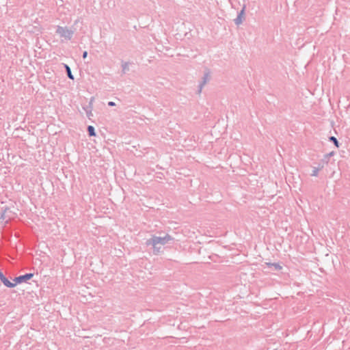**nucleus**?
<instances>
[{
  "instance_id": "f257e3e1",
  "label": "nucleus",
  "mask_w": 350,
  "mask_h": 350,
  "mask_svg": "<svg viewBox=\"0 0 350 350\" xmlns=\"http://www.w3.org/2000/svg\"><path fill=\"white\" fill-rule=\"evenodd\" d=\"M174 238L167 234L164 237L152 236L151 238L146 241V245H152L154 254H159L161 252V246L170 243Z\"/></svg>"
},
{
  "instance_id": "f03ea898",
  "label": "nucleus",
  "mask_w": 350,
  "mask_h": 350,
  "mask_svg": "<svg viewBox=\"0 0 350 350\" xmlns=\"http://www.w3.org/2000/svg\"><path fill=\"white\" fill-rule=\"evenodd\" d=\"M56 33L62 38L66 40H70L74 34V31L66 27L57 26Z\"/></svg>"
},
{
  "instance_id": "7ed1b4c3",
  "label": "nucleus",
  "mask_w": 350,
  "mask_h": 350,
  "mask_svg": "<svg viewBox=\"0 0 350 350\" xmlns=\"http://www.w3.org/2000/svg\"><path fill=\"white\" fill-rule=\"evenodd\" d=\"M33 276V273H26L25 275L16 277L14 279V284H16V285L17 284H20V283L26 282V281L30 280L31 278H32Z\"/></svg>"
},
{
  "instance_id": "20e7f679",
  "label": "nucleus",
  "mask_w": 350,
  "mask_h": 350,
  "mask_svg": "<svg viewBox=\"0 0 350 350\" xmlns=\"http://www.w3.org/2000/svg\"><path fill=\"white\" fill-rule=\"evenodd\" d=\"M245 10V5H243L242 10L238 14L237 17L234 20V23L237 25H241L243 23V20L245 19V17H244Z\"/></svg>"
},
{
  "instance_id": "39448f33",
  "label": "nucleus",
  "mask_w": 350,
  "mask_h": 350,
  "mask_svg": "<svg viewBox=\"0 0 350 350\" xmlns=\"http://www.w3.org/2000/svg\"><path fill=\"white\" fill-rule=\"evenodd\" d=\"M209 80H210L209 73L208 72L204 73V76H203V77L202 79V81L200 82V83L199 85V90H198V93L199 94L201 93L203 87L206 84V83Z\"/></svg>"
},
{
  "instance_id": "423d86ee",
  "label": "nucleus",
  "mask_w": 350,
  "mask_h": 350,
  "mask_svg": "<svg viewBox=\"0 0 350 350\" xmlns=\"http://www.w3.org/2000/svg\"><path fill=\"white\" fill-rule=\"evenodd\" d=\"M0 280L3 282V284L9 288H13L16 286V284L14 282H10L3 274L2 272L0 271Z\"/></svg>"
},
{
  "instance_id": "0eeeda50",
  "label": "nucleus",
  "mask_w": 350,
  "mask_h": 350,
  "mask_svg": "<svg viewBox=\"0 0 350 350\" xmlns=\"http://www.w3.org/2000/svg\"><path fill=\"white\" fill-rule=\"evenodd\" d=\"M86 113V116L88 118V119L91 120L92 117L93 116L92 113V109L93 107L91 106H86L83 107Z\"/></svg>"
},
{
  "instance_id": "6e6552de",
  "label": "nucleus",
  "mask_w": 350,
  "mask_h": 350,
  "mask_svg": "<svg viewBox=\"0 0 350 350\" xmlns=\"http://www.w3.org/2000/svg\"><path fill=\"white\" fill-rule=\"evenodd\" d=\"M64 67L66 68V70L67 75H68V78L70 79H74V77H73V75H72V74L71 72V70H70V67L68 65H66V64H64Z\"/></svg>"
},
{
  "instance_id": "1a4fd4ad",
  "label": "nucleus",
  "mask_w": 350,
  "mask_h": 350,
  "mask_svg": "<svg viewBox=\"0 0 350 350\" xmlns=\"http://www.w3.org/2000/svg\"><path fill=\"white\" fill-rule=\"evenodd\" d=\"M88 131L90 136H95L96 133L94 126H88Z\"/></svg>"
},
{
  "instance_id": "9d476101",
  "label": "nucleus",
  "mask_w": 350,
  "mask_h": 350,
  "mask_svg": "<svg viewBox=\"0 0 350 350\" xmlns=\"http://www.w3.org/2000/svg\"><path fill=\"white\" fill-rule=\"evenodd\" d=\"M269 267H273L275 270H280L282 267L278 263H267Z\"/></svg>"
},
{
  "instance_id": "9b49d317",
  "label": "nucleus",
  "mask_w": 350,
  "mask_h": 350,
  "mask_svg": "<svg viewBox=\"0 0 350 350\" xmlns=\"http://www.w3.org/2000/svg\"><path fill=\"white\" fill-rule=\"evenodd\" d=\"M122 67L123 73H126L129 70V64L127 62L123 63Z\"/></svg>"
},
{
  "instance_id": "f8f14e48",
  "label": "nucleus",
  "mask_w": 350,
  "mask_h": 350,
  "mask_svg": "<svg viewBox=\"0 0 350 350\" xmlns=\"http://www.w3.org/2000/svg\"><path fill=\"white\" fill-rule=\"evenodd\" d=\"M319 169L317 168V167H314L313 170H312V172L311 174V175L312 176H317L319 174Z\"/></svg>"
},
{
  "instance_id": "ddd939ff",
  "label": "nucleus",
  "mask_w": 350,
  "mask_h": 350,
  "mask_svg": "<svg viewBox=\"0 0 350 350\" xmlns=\"http://www.w3.org/2000/svg\"><path fill=\"white\" fill-rule=\"evenodd\" d=\"M329 140L333 142L336 146H338V142L335 137H330Z\"/></svg>"
},
{
  "instance_id": "4468645a",
  "label": "nucleus",
  "mask_w": 350,
  "mask_h": 350,
  "mask_svg": "<svg viewBox=\"0 0 350 350\" xmlns=\"http://www.w3.org/2000/svg\"><path fill=\"white\" fill-rule=\"evenodd\" d=\"M94 101V97H92L90 98V100L89 102V105L88 106H91V107H93V103Z\"/></svg>"
},
{
  "instance_id": "2eb2a0df",
  "label": "nucleus",
  "mask_w": 350,
  "mask_h": 350,
  "mask_svg": "<svg viewBox=\"0 0 350 350\" xmlns=\"http://www.w3.org/2000/svg\"><path fill=\"white\" fill-rule=\"evenodd\" d=\"M108 105L110 106V107H113V106L116 105V103L114 102H113V101H109L108 103Z\"/></svg>"
},
{
  "instance_id": "dca6fc26",
  "label": "nucleus",
  "mask_w": 350,
  "mask_h": 350,
  "mask_svg": "<svg viewBox=\"0 0 350 350\" xmlns=\"http://www.w3.org/2000/svg\"><path fill=\"white\" fill-rule=\"evenodd\" d=\"M87 56H88V52L84 51L83 53V58L85 59V58H86Z\"/></svg>"
}]
</instances>
